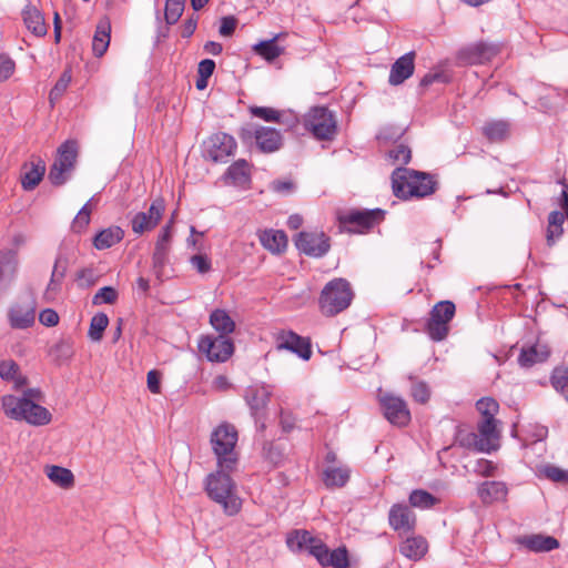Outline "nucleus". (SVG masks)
Returning a JSON list of instances; mask_svg holds the SVG:
<instances>
[{
  "label": "nucleus",
  "instance_id": "nucleus-1",
  "mask_svg": "<svg viewBox=\"0 0 568 568\" xmlns=\"http://www.w3.org/2000/svg\"><path fill=\"white\" fill-rule=\"evenodd\" d=\"M476 408L481 416L477 424V434L470 433L459 443L464 447L489 454L499 448V422L495 418L499 404L491 397H484L476 403Z\"/></svg>",
  "mask_w": 568,
  "mask_h": 568
},
{
  "label": "nucleus",
  "instance_id": "nucleus-2",
  "mask_svg": "<svg viewBox=\"0 0 568 568\" xmlns=\"http://www.w3.org/2000/svg\"><path fill=\"white\" fill-rule=\"evenodd\" d=\"M235 469L221 468L209 474L205 479V491L207 496L221 505L227 516L236 515L242 508V500L236 495V486L230 476Z\"/></svg>",
  "mask_w": 568,
  "mask_h": 568
},
{
  "label": "nucleus",
  "instance_id": "nucleus-3",
  "mask_svg": "<svg viewBox=\"0 0 568 568\" xmlns=\"http://www.w3.org/2000/svg\"><path fill=\"white\" fill-rule=\"evenodd\" d=\"M392 187L397 197L408 200L433 194L436 182L427 173L397 168L392 174Z\"/></svg>",
  "mask_w": 568,
  "mask_h": 568
},
{
  "label": "nucleus",
  "instance_id": "nucleus-4",
  "mask_svg": "<svg viewBox=\"0 0 568 568\" xmlns=\"http://www.w3.org/2000/svg\"><path fill=\"white\" fill-rule=\"evenodd\" d=\"M4 414L16 420H24L33 426L48 425L52 420V414L45 407L36 404L30 398L6 395L2 397Z\"/></svg>",
  "mask_w": 568,
  "mask_h": 568
},
{
  "label": "nucleus",
  "instance_id": "nucleus-5",
  "mask_svg": "<svg viewBox=\"0 0 568 568\" xmlns=\"http://www.w3.org/2000/svg\"><path fill=\"white\" fill-rule=\"evenodd\" d=\"M4 414L16 420H24L33 426L48 425L52 420V414L45 407L36 404L30 398L6 395L2 397Z\"/></svg>",
  "mask_w": 568,
  "mask_h": 568
},
{
  "label": "nucleus",
  "instance_id": "nucleus-6",
  "mask_svg": "<svg viewBox=\"0 0 568 568\" xmlns=\"http://www.w3.org/2000/svg\"><path fill=\"white\" fill-rule=\"evenodd\" d=\"M354 292L348 281L342 277L327 282L318 296L320 312L327 317L335 316L349 307Z\"/></svg>",
  "mask_w": 568,
  "mask_h": 568
},
{
  "label": "nucleus",
  "instance_id": "nucleus-7",
  "mask_svg": "<svg viewBox=\"0 0 568 568\" xmlns=\"http://www.w3.org/2000/svg\"><path fill=\"white\" fill-rule=\"evenodd\" d=\"M237 432L233 425L221 424L211 435V445L221 468L236 469L239 455L235 452Z\"/></svg>",
  "mask_w": 568,
  "mask_h": 568
},
{
  "label": "nucleus",
  "instance_id": "nucleus-8",
  "mask_svg": "<svg viewBox=\"0 0 568 568\" xmlns=\"http://www.w3.org/2000/svg\"><path fill=\"white\" fill-rule=\"evenodd\" d=\"M286 545L294 552L307 551L315 557L321 566L325 565L328 547L324 541L304 529H295L287 534Z\"/></svg>",
  "mask_w": 568,
  "mask_h": 568
},
{
  "label": "nucleus",
  "instance_id": "nucleus-9",
  "mask_svg": "<svg viewBox=\"0 0 568 568\" xmlns=\"http://www.w3.org/2000/svg\"><path fill=\"white\" fill-rule=\"evenodd\" d=\"M455 313L456 306L452 301H440L433 306L426 323V333L432 341L440 342L447 337Z\"/></svg>",
  "mask_w": 568,
  "mask_h": 568
},
{
  "label": "nucleus",
  "instance_id": "nucleus-10",
  "mask_svg": "<svg viewBox=\"0 0 568 568\" xmlns=\"http://www.w3.org/2000/svg\"><path fill=\"white\" fill-rule=\"evenodd\" d=\"M239 136L243 143L255 140L258 150L264 153L277 151L283 143L282 135L277 130L253 124L241 128Z\"/></svg>",
  "mask_w": 568,
  "mask_h": 568
},
{
  "label": "nucleus",
  "instance_id": "nucleus-11",
  "mask_svg": "<svg viewBox=\"0 0 568 568\" xmlns=\"http://www.w3.org/2000/svg\"><path fill=\"white\" fill-rule=\"evenodd\" d=\"M305 128L318 140H331L336 133V120L324 106H315L304 119Z\"/></svg>",
  "mask_w": 568,
  "mask_h": 568
},
{
  "label": "nucleus",
  "instance_id": "nucleus-12",
  "mask_svg": "<svg viewBox=\"0 0 568 568\" xmlns=\"http://www.w3.org/2000/svg\"><path fill=\"white\" fill-rule=\"evenodd\" d=\"M77 160V143L73 141L64 142L58 150V156L54 160L49 180L53 185H62L73 170Z\"/></svg>",
  "mask_w": 568,
  "mask_h": 568
},
{
  "label": "nucleus",
  "instance_id": "nucleus-13",
  "mask_svg": "<svg viewBox=\"0 0 568 568\" xmlns=\"http://www.w3.org/2000/svg\"><path fill=\"white\" fill-rule=\"evenodd\" d=\"M199 352L214 363L226 362L234 353L233 342L223 336L202 335L197 342Z\"/></svg>",
  "mask_w": 568,
  "mask_h": 568
},
{
  "label": "nucleus",
  "instance_id": "nucleus-14",
  "mask_svg": "<svg viewBox=\"0 0 568 568\" xmlns=\"http://www.w3.org/2000/svg\"><path fill=\"white\" fill-rule=\"evenodd\" d=\"M385 212L381 209L351 211L339 216V223L348 232L363 233L384 220Z\"/></svg>",
  "mask_w": 568,
  "mask_h": 568
},
{
  "label": "nucleus",
  "instance_id": "nucleus-15",
  "mask_svg": "<svg viewBox=\"0 0 568 568\" xmlns=\"http://www.w3.org/2000/svg\"><path fill=\"white\" fill-rule=\"evenodd\" d=\"M277 351H288L304 361L312 356L311 342L293 331L280 329L273 335Z\"/></svg>",
  "mask_w": 568,
  "mask_h": 568
},
{
  "label": "nucleus",
  "instance_id": "nucleus-16",
  "mask_svg": "<svg viewBox=\"0 0 568 568\" xmlns=\"http://www.w3.org/2000/svg\"><path fill=\"white\" fill-rule=\"evenodd\" d=\"M205 154L213 162H226L235 154L237 143L235 139L224 132L212 134L204 143Z\"/></svg>",
  "mask_w": 568,
  "mask_h": 568
},
{
  "label": "nucleus",
  "instance_id": "nucleus-17",
  "mask_svg": "<svg viewBox=\"0 0 568 568\" xmlns=\"http://www.w3.org/2000/svg\"><path fill=\"white\" fill-rule=\"evenodd\" d=\"M295 245L298 251L312 257H322L331 248L329 237L322 231L300 232Z\"/></svg>",
  "mask_w": 568,
  "mask_h": 568
},
{
  "label": "nucleus",
  "instance_id": "nucleus-18",
  "mask_svg": "<svg viewBox=\"0 0 568 568\" xmlns=\"http://www.w3.org/2000/svg\"><path fill=\"white\" fill-rule=\"evenodd\" d=\"M500 52L497 44L479 41L463 48L457 55L460 63L467 65L484 64Z\"/></svg>",
  "mask_w": 568,
  "mask_h": 568
},
{
  "label": "nucleus",
  "instance_id": "nucleus-19",
  "mask_svg": "<svg viewBox=\"0 0 568 568\" xmlns=\"http://www.w3.org/2000/svg\"><path fill=\"white\" fill-rule=\"evenodd\" d=\"M271 395L272 392L266 385H255L246 389L244 398L256 423L264 422ZM261 428H264V423Z\"/></svg>",
  "mask_w": 568,
  "mask_h": 568
},
{
  "label": "nucleus",
  "instance_id": "nucleus-20",
  "mask_svg": "<svg viewBox=\"0 0 568 568\" xmlns=\"http://www.w3.org/2000/svg\"><path fill=\"white\" fill-rule=\"evenodd\" d=\"M381 406L385 418L390 424L404 427L410 422V412L402 397L389 394L384 395L381 397Z\"/></svg>",
  "mask_w": 568,
  "mask_h": 568
},
{
  "label": "nucleus",
  "instance_id": "nucleus-21",
  "mask_svg": "<svg viewBox=\"0 0 568 568\" xmlns=\"http://www.w3.org/2000/svg\"><path fill=\"white\" fill-rule=\"evenodd\" d=\"M165 210L164 200L161 197L155 199L146 212L136 213L132 221V231L135 234H143L144 232L153 230L162 219Z\"/></svg>",
  "mask_w": 568,
  "mask_h": 568
},
{
  "label": "nucleus",
  "instance_id": "nucleus-22",
  "mask_svg": "<svg viewBox=\"0 0 568 568\" xmlns=\"http://www.w3.org/2000/svg\"><path fill=\"white\" fill-rule=\"evenodd\" d=\"M388 524L395 531L407 534L416 527V515L407 505L395 504L389 509Z\"/></svg>",
  "mask_w": 568,
  "mask_h": 568
},
{
  "label": "nucleus",
  "instance_id": "nucleus-23",
  "mask_svg": "<svg viewBox=\"0 0 568 568\" xmlns=\"http://www.w3.org/2000/svg\"><path fill=\"white\" fill-rule=\"evenodd\" d=\"M516 542L532 552H548L559 548V541L555 537L541 534L520 536Z\"/></svg>",
  "mask_w": 568,
  "mask_h": 568
},
{
  "label": "nucleus",
  "instance_id": "nucleus-24",
  "mask_svg": "<svg viewBox=\"0 0 568 568\" xmlns=\"http://www.w3.org/2000/svg\"><path fill=\"white\" fill-rule=\"evenodd\" d=\"M414 59L415 52L410 51L393 63L388 78L392 85H399L413 75L415 69Z\"/></svg>",
  "mask_w": 568,
  "mask_h": 568
},
{
  "label": "nucleus",
  "instance_id": "nucleus-25",
  "mask_svg": "<svg viewBox=\"0 0 568 568\" xmlns=\"http://www.w3.org/2000/svg\"><path fill=\"white\" fill-rule=\"evenodd\" d=\"M45 173V163L41 159L24 163L21 169V185L23 190L31 191L38 186Z\"/></svg>",
  "mask_w": 568,
  "mask_h": 568
},
{
  "label": "nucleus",
  "instance_id": "nucleus-26",
  "mask_svg": "<svg viewBox=\"0 0 568 568\" xmlns=\"http://www.w3.org/2000/svg\"><path fill=\"white\" fill-rule=\"evenodd\" d=\"M261 245L272 254H282L286 251L288 240L282 230H263L257 233Z\"/></svg>",
  "mask_w": 568,
  "mask_h": 568
},
{
  "label": "nucleus",
  "instance_id": "nucleus-27",
  "mask_svg": "<svg viewBox=\"0 0 568 568\" xmlns=\"http://www.w3.org/2000/svg\"><path fill=\"white\" fill-rule=\"evenodd\" d=\"M428 551V542L422 536L407 537L399 544V552L409 560L418 561Z\"/></svg>",
  "mask_w": 568,
  "mask_h": 568
},
{
  "label": "nucleus",
  "instance_id": "nucleus-28",
  "mask_svg": "<svg viewBox=\"0 0 568 568\" xmlns=\"http://www.w3.org/2000/svg\"><path fill=\"white\" fill-rule=\"evenodd\" d=\"M23 22L29 31L37 37L47 34L48 28L42 12L32 4H27L22 11Z\"/></svg>",
  "mask_w": 568,
  "mask_h": 568
},
{
  "label": "nucleus",
  "instance_id": "nucleus-29",
  "mask_svg": "<svg viewBox=\"0 0 568 568\" xmlns=\"http://www.w3.org/2000/svg\"><path fill=\"white\" fill-rule=\"evenodd\" d=\"M478 496L484 504L501 501L508 494L507 486L503 481H485L478 486Z\"/></svg>",
  "mask_w": 568,
  "mask_h": 568
},
{
  "label": "nucleus",
  "instance_id": "nucleus-30",
  "mask_svg": "<svg viewBox=\"0 0 568 568\" xmlns=\"http://www.w3.org/2000/svg\"><path fill=\"white\" fill-rule=\"evenodd\" d=\"M285 36L286 33L282 32L275 34L270 40H263L253 45V51L267 62H273L275 59L281 57L285 51L284 47L277 44V41Z\"/></svg>",
  "mask_w": 568,
  "mask_h": 568
},
{
  "label": "nucleus",
  "instance_id": "nucleus-31",
  "mask_svg": "<svg viewBox=\"0 0 568 568\" xmlns=\"http://www.w3.org/2000/svg\"><path fill=\"white\" fill-rule=\"evenodd\" d=\"M36 312L31 304L16 305L9 312L10 325L13 328H28L34 323Z\"/></svg>",
  "mask_w": 568,
  "mask_h": 568
},
{
  "label": "nucleus",
  "instance_id": "nucleus-32",
  "mask_svg": "<svg viewBox=\"0 0 568 568\" xmlns=\"http://www.w3.org/2000/svg\"><path fill=\"white\" fill-rule=\"evenodd\" d=\"M549 355L550 349L546 344L536 343L530 347L521 349L518 356V363L523 367H530L536 363L545 362Z\"/></svg>",
  "mask_w": 568,
  "mask_h": 568
},
{
  "label": "nucleus",
  "instance_id": "nucleus-33",
  "mask_svg": "<svg viewBox=\"0 0 568 568\" xmlns=\"http://www.w3.org/2000/svg\"><path fill=\"white\" fill-rule=\"evenodd\" d=\"M225 180L233 185H247L251 182V169L247 161L240 159L230 165L225 173Z\"/></svg>",
  "mask_w": 568,
  "mask_h": 568
},
{
  "label": "nucleus",
  "instance_id": "nucleus-34",
  "mask_svg": "<svg viewBox=\"0 0 568 568\" xmlns=\"http://www.w3.org/2000/svg\"><path fill=\"white\" fill-rule=\"evenodd\" d=\"M172 224L170 221L160 232L156 243L155 250L153 253V263L155 266H162L168 257L171 240H172Z\"/></svg>",
  "mask_w": 568,
  "mask_h": 568
},
{
  "label": "nucleus",
  "instance_id": "nucleus-35",
  "mask_svg": "<svg viewBox=\"0 0 568 568\" xmlns=\"http://www.w3.org/2000/svg\"><path fill=\"white\" fill-rule=\"evenodd\" d=\"M110 33V21L108 19L101 20L97 26L92 40V51L95 57L100 58L106 52L111 40Z\"/></svg>",
  "mask_w": 568,
  "mask_h": 568
},
{
  "label": "nucleus",
  "instance_id": "nucleus-36",
  "mask_svg": "<svg viewBox=\"0 0 568 568\" xmlns=\"http://www.w3.org/2000/svg\"><path fill=\"white\" fill-rule=\"evenodd\" d=\"M351 478L348 466H327L323 471V481L328 488L344 487Z\"/></svg>",
  "mask_w": 568,
  "mask_h": 568
},
{
  "label": "nucleus",
  "instance_id": "nucleus-37",
  "mask_svg": "<svg viewBox=\"0 0 568 568\" xmlns=\"http://www.w3.org/2000/svg\"><path fill=\"white\" fill-rule=\"evenodd\" d=\"M210 324L219 333V336L225 337L235 331V322L229 312L223 308H216L210 314Z\"/></svg>",
  "mask_w": 568,
  "mask_h": 568
},
{
  "label": "nucleus",
  "instance_id": "nucleus-38",
  "mask_svg": "<svg viewBox=\"0 0 568 568\" xmlns=\"http://www.w3.org/2000/svg\"><path fill=\"white\" fill-rule=\"evenodd\" d=\"M124 232L120 226H111L99 232L93 239L97 250H106L122 241Z\"/></svg>",
  "mask_w": 568,
  "mask_h": 568
},
{
  "label": "nucleus",
  "instance_id": "nucleus-39",
  "mask_svg": "<svg viewBox=\"0 0 568 568\" xmlns=\"http://www.w3.org/2000/svg\"><path fill=\"white\" fill-rule=\"evenodd\" d=\"M45 475L57 486L70 489L74 485V476L68 468L51 465L45 467Z\"/></svg>",
  "mask_w": 568,
  "mask_h": 568
},
{
  "label": "nucleus",
  "instance_id": "nucleus-40",
  "mask_svg": "<svg viewBox=\"0 0 568 568\" xmlns=\"http://www.w3.org/2000/svg\"><path fill=\"white\" fill-rule=\"evenodd\" d=\"M483 133L490 142H500L509 136L510 124L503 120L490 121L483 126Z\"/></svg>",
  "mask_w": 568,
  "mask_h": 568
},
{
  "label": "nucleus",
  "instance_id": "nucleus-41",
  "mask_svg": "<svg viewBox=\"0 0 568 568\" xmlns=\"http://www.w3.org/2000/svg\"><path fill=\"white\" fill-rule=\"evenodd\" d=\"M566 215L560 211H552L548 216V225L546 239L549 246H551L564 233V222Z\"/></svg>",
  "mask_w": 568,
  "mask_h": 568
},
{
  "label": "nucleus",
  "instance_id": "nucleus-42",
  "mask_svg": "<svg viewBox=\"0 0 568 568\" xmlns=\"http://www.w3.org/2000/svg\"><path fill=\"white\" fill-rule=\"evenodd\" d=\"M0 377L7 382H12L16 388L26 384V378L20 374L19 365L12 359L0 362Z\"/></svg>",
  "mask_w": 568,
  "mask_h": 568
},
{
  "label": "nucleus",
  "instance_id": "nucleus-43",
  "mask_svg": "<svg viewBox=\"0 0 568 568\" xmlns=\"http://www.w3.org/2000/svg\"><path fill=\"white\" fill-rule=\"evenodd\" d=\"M17 256L12 252H8L0 258V292L13 278L17 271Z\"/></svg>",
  "mask_w": 568,
  "mask_h": 568
},
{
  "label": "nucleus",
  "instance_id": "nucleus-44",
  "mask_svg": "<svg viewBox=\"0 0 568 568\" xmlns=\"http://www.w3.org/2000/svg\"><path fill=\"white\" fill-rule=\"evenodd\" d=\"M409 506L418 509H430L439 499L424 489H414L408 496Z\"/></svg>",
  "mask_w": 568,
  "mask_h": 568
},
{
  "label": "nucleus",
  "instance_id": "nucleus-45",
  "mask_svg": "<svg viewBox=\"0 0 568 568\" xmlns=\"http://www.w3.org/2000/svg\"><path fill=\"white\" fill-rule=\"evenodd\" d=\"M65 275V267L60 265V260H57L53 266V271L51 274L50 282L44 292V297L48 301H52L55 298L57 294L61 288V283Z\"/></svg>",
  "mask_w": 568,
  "mask_h": 568
},
{
  "label": "nucleus",
  "instance_id": "nucleus-46",
  "mask_svg": "<svg viewBox=\"0 0 568 568\" xmlns=\"http://www.w3.org/2000/svg\"><path fill=\"white\" fill-rule=\"evenodd\" d=\"M93 209H94L93 199H90L80 209V211L78 212V214L73 219L72 224H71V229H72L73 232L82 233L83 231L87 230V227H88V225L90 223V220H91V214H92Z\"/></svg>",
  "mask_w": 568,
  "mask_h": 568
},
{
  "label": "nucleus",
  "instance_id": "nucleus-47",
  "mask_svg": "<svg viewBox=\"0 0 568 568\" xmlns=\"http://www.w3.org/2000/svg\"><path fill=\"white\" fill-rule=\"evenodd\" d=\"M109 325V317L105 313L95 314L90 322L88 336L93 342H100L103 337V332Z\"/></svg>",
  "mask_w": 568,
  "mask_h": 568
},
{
  "label": "nucleus",
  "instance_id": "nucleus-48",
  "mask_svg": "<svg viewBox=\"0 0 568 568\" xmlns=\"http://www.w3.org/2000/svg\"><path fill=\"white\" fill-rule=\"evenodd\" d=\"M412 158L410 149L405 144L394 145L393 149L389 150L387 154V159L392 165H397L402 168L406 165Z\"/></svg>",
  "mask_w": 568,
  "mask_h": 568
},
{
  "label": "nucleus",
  "instance_id": "nucleus-49",
  "mask_svg": "<svg viewBox=\"0 0 568 568\" xmlns=\"http://www.w3.org/2000/svg\"><path fill=\"white\" fill-rule=\"evenodd\" d=\"M323 567H333V568H348L349 559L348 551L346 547H338L334 550H329L325 565Z\"/></svg>",
  "mask_w": 568,
  "mask_h": 568
},
{
  "label": "nucleus",
  "instance_id": "nucleus-50",
  "mask_svg": "<svg viewBox=\"0 0 568 568\" xmlns=\"http://www.w3.org/2000/svg\"><path fill=\"white\" fill-rule=\"evenodd\" d=\"M551 385L568 402V367H557L551 374Z\"/></svg>",
  "mask_w": 568,
  "mask_h": 568
},
{
  "label": "nucleus",
  "instance_id": "nucleus-51",
  "mask_svg": "<svg viewBox=\"0 0 568 568\" xmlns=\"http://www.w3.org/2000/svg\"><path fill=\"white\" fill-rule=\"evenodd\" d=\"M410 381V396L419 404H426L430 398V388L427 383L419 381L414 377H409Z\"/></svg>",
  "mask_w": 568,
  "mask_h": 568
},
{
  "label": "nucleus",
  "instance_id": "nucleus-52",
  "mask_svg": "<svg viewBox=\"0 0 568 568\" xmlns=\"http://www.w3.org/2000/svg\"><path fill=\"white\" fill-rule=\"evenodd\" d=\"M185 0H166L164 17L169 24L178 22L184 11Z\"/></svg>",
  "mask_w": 568,
  "mask_h": 568
},
{
  "label": "nucleus",
  "instance_id": "nucleus-53",
  "mask_svg": "<svg viewBox=\"0 0 568 568\" xmlns=\"http://www.w3.org/2000/svg\"><path fill=\"white\" fill-rule=\"evenodd\" d=\"M72 80V74L70 70H64L60 75L59 80L54 84V87L50 91V101L53 103L55 100L60 99L65 90L68 89L70 82Z\"/></svg>",
  "mask_w": 568,
  "mask_h": 568
},
{
  "label": "nucleus",
  "instance_id": "nucleus-54",
  "mask_svg": "<svg viewBox=\"0 0 568 568\" xmlns=\"http://www.w3.org/2000/svg\"><path fill=\"white\" fill-rule=\"evenodd\" d=\"M118 291L112 286L100 288L92 298L93 305L114 304L118 300Z\"/></svg>",
  "mask_w": 568,
  "mask_h": 568
},
{
  "label": "nucleus",
  "instance_id": "nucleus-55",
  "mask_svg": "<svg viewBox=\"0 0 568 568\" xmlns=\"http://www.w3.org/2000/svg\"><path fill=\"white\" fill-rule=\"evenodd\" d=\"M250 111L252 115L267 122H277L281 116V113L277 110L267 106H252Z\"/></svg>",
  "mask_w": 568,
  "mask_h": 568
},
{
  "label": "nucleus",
  "instance_id": "nucleus-56",
  "mask_svg": "<svg viewBox=\"0 0 568 568\" xmlns=\"http://www.w3.org/2000/svg\"><path fill=\"white\" fill-rule=\"evenodd\" d=\"M14 61L6 54H0V82L8 80L14 73Z\"/></svg>",
  "mask_w": 568,
  "mask_h": 568
},
{
  "label": "nucleus",
  "instance_id": "nucleus-57",
  "mask_svg": "<svg viewBox=\"0 0 568 568\" xmlns=\"http://www.w3.org/2000/svg\"><path fill=\"white\" fill-rule=\"evenodd\" d=\"M544 475L555 483H568V471L556 466H546Z\"/></svg>",
  "mask_w": 568,
  "mask_h": 568
},
{
  "label": "nucleus",
  "instance_id": "nucleus-58",
  "mask_svg": "<svg viewBox=\"0 0 568 568\" xmlns=\"http://www.w3.org/2000/svg\"><path fill=\"white\" fill-rule=\"evenodd\" d=\"M190 263L200 274L209 273L212 268L211 260L203 254L193 255Z\"/></svg>",
  "mask_w": 568,
  "mask_h": 568
},
{
  "label": "nucleus",
  "instance_id": "nucleus-59",
  "mask_svg": "<svg viewBox=\"0 0 568 568\" xmlns=\"http://www.w3.org/2000/svg\"><path fill=\"white\" fill-rule=\"evenodd\" d=\"M148 388L152 394L161 393V374L160 372L152 369L146 376Z\"/></svg>",
  "mask_w": 568,
  "mask_h": 568
},
{
  "label": "nucleus",
  "instance_id": "nucleus-60",
  "mask_svg": "<svg viewBox=\"0 0 568 568\" xmlns=\"http://www.w3.org/2000/svg\"><path fill=\"white\" fill-rule=\"evenodd\" d=\"M496 466L493 462L487 459H479L477 460L475 471L479 474L480 476H493L495 474Z\"/></svg>",
  "mask_w": 568,
  "mask_h": 568
},
{
  "label": "nucleus",
  "instance_id": "nucleus-61",
  "mask_svg": "<svg viewBox=\"0 0 568 568\" xmlns=\"http://www.w3.org/2000/svg\"><path fill=\"white\" fill-rule=\"evenodd\" d=\"M236 28V19L234 17H224L221 20L219 32L223 37H230Z\"/></svg>",
  "mask_w": 568,
  "mask_h": 568
},
{
  "label": "nucleus",
  "instance_id": "nucleus-62",
  "mask_svg": "<svg viewBox=\"0 0 568 568\" xmlns=\"http://www.w3.org/2000/svg\"><path fill=\"white\" fill-rule=\"evenodd\" d=\"M39 321L45 326H55L59 323V315L54 310H43L39 315Z\"/></svg>",
  "mask_w": 568,
  "mask_h": 568
},
{
  "label": "nucleus",
  "instance_id": "nucleus-63",
  "mask_svg": "<svg viewBox=\"0 0 568 568\" xmlns=\"http://www.w3.org/2000/svg\"><path fill=\"white\" fill-rule=\"evenodd\" d=\"M77 281L80 286H91L95 282V274L92 268H83L78 272Z\"/></svg>",
  "mask_w": 568,
  "mask_h": 568
},
{
  "label": "nucleus",
  "instance_id": "nucleus-64",
  "mask_svg": "<svg viewBox=\"0 0 568 568\" xmlns=\"http://www.w3.org/2000/svg\"><path fill=\"white\" fill-rule=\"evenodd\" d=\"M215 70V62L211 59H204L199 63L197 75L210 78Z\"/></svg>",
  "mask_w": 568,
  "mask_h": 568
}]
</instances>
